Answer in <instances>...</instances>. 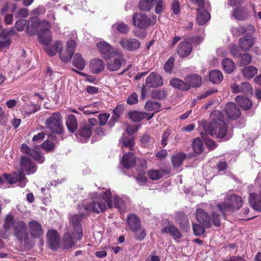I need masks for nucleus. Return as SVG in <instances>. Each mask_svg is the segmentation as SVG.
<instances>
[{"instance_id":"nucleus-1","label":"nucleus","mask_w":261,"mask_h":261,"mask_svg":"<svg viewBox=\"0 0 261 261\" xmlns=\"http://www.w3.org/2000/svg\"><path fill=\"white\" fill-rule=\"evenodd\" d=\"M91 199V202L80 205V208L85 211L88 215L91 213L98 214L105 212L107 207L112 208L113 206L120 212L125 209L122 199L117 195H114L112 198L110 190H106L102 195L97 192L93 193Z\"/></svg>"},{"instance_id":"nucleus-2","label":"nucleus","mask_w":261,"mask_h":261,"mask_svg":"<svg viewBox=\"0 0 261 261\" xmlns=\"http://www.w3.org/2000/svg\"><path fill=\"white\" fill-rule=\"evenodd\" d=\"M212 120L209 123H205L203 127L206 133L217 138H224L228 132V126L224 122L223 116L220 111H215L212 114Z\"/></svg>"},{"instance_id":"nucleus-3","label":"nucleus","mask_w":261,"mask_h":261,"mask_svg":"<svg viewBox=\"0 0 261 261\" xmlns=\"http://www.w3.org/2000/svg\"><path fill=\"white\" fill-rule=\"evenodd\" d=\"M243 203L242 197L233 194L228 196L223 202L218 204L217 206L225 219L227 215L239 210L242 206Z\"/></svg>"},{"instance_id":"nucleus-4","label":"nucleus","mask_w":261,"mask_h":261,"mask_svg":"<svg viewBox=\"0 0 261 261\" xmlns=\"http://www.w3.org/2000/svg\"><path fill=\"white\" fill-rule=\"evenodd\" d=\"M45 125L53 134L63 136L65 133L63 117L60 112L50 113L45 119Z\"/></svg>"},{"instance_id":"nucleus-5","label":"nucleus","mask_w":261,"mask_h":261,"mask_svg":"<svg viewBox=\"0 0 261 261\" xmlns=\"http://www.w3.org/2000/svg\"><path fill=\"white\" fill-rule=\"evenodd\" d=\"M197 221L204 227L209 228L212 224L218 227L221 225L220 216L216 212L212 213V216L202 208H197L195 213Z\"/></svg>"},{"instance_id":"nucleus-6","label":"nucleus","mask_w":261,"mask_h":261,"mask_svg":"<svg viewBox=\"0 0 261 261\" xmlns=\"http://www.w3.org/2000/svg\"><path fill=\"white\" fill-rule=\"evenodd\" d=\"M126 223L129 229L134 233L136 240L142 241L146 236V230L142 226L140 219L134 214H130L126 218Z\"/></svg>"},{"instance_id":"nucleus-7","label":"nucleus","mask_w":261,"mask_h":261,"mask_svg":"<svg viewBox=\"0 0 261 261\" xmlns=\"http://www.w3.org/2000/svg\"><path fill=\"white\" fill-rule=\"evenodd\" d=\"M133 24L140 29L146 30L154 25L156 16L154 14L147 15L145 13L136 12L132 17Z\"/></svg>"},{"instance_id":"nucleus-8","label":"nucleus","mask_w":261,"mask_h":261,"mask_svg":"<svg viewBox=\"0 0 261 261\" xmlns=\"http://www.w3.org/2000/svg\"><path fill=\"white\" fill-rule=\"evenodd\" d=\"M13 234L20 243H24L25 246H29L32 243L27 230L25 223L21 220H17L13 225Z\"/></svg>"},{"instance_id":"nucleus-9","label":"nucleus","mask_w":261,"mask_h":261,"mask_svg":"<svg viewBox=\"0 0 261 261\" xmlns=\"http://www.w3.org/2000/svg\"><path fill=\"white\" fill-rule=\"evenodd\" d=\"M84 203H83V204ZM82 205V204H81ZM80 204L79 208H80ZM79 210H81L80 208ZM83 209L81 210L82 211ZM84 211V210H83ZM85 213H82L80 214H75L71 216L69 219V222L72 226L73 231H72V236L76 239V240H81L83 236V229L81 225V221L83 218L87 217L90 215L87 214L85 211Z\"/></svg>"},{"instance_id":"nucleus-10","label":"nucleus","mask_w":261,"mask_h":261,"mask_svg":"<svg viewBox=\"0 0 261 261\" xmlns=\"http://www.w3.org/2000/svg\"><path fill=\"white\" fill-rule=\"evenodd\" d=\"M40 30L38 32V38L40 42L43 44H47L50 43L52 36L50 30L51 27L49 21L43 20L40 21L39 26Z\"/></svg>"},{"instance_id":"nucleus-11","label":"nucleus","mask_w":261,"mask_h":261,"mask_svg":"<svg viewBox=\"0 0 261 261\" xmlns=\"http://www.w3.org/2000/svg\"><path fill=\"white\" fill-rule=\"evenodd\" d=\"M29 234L32 243L29 247L33 246L35 242L34 239H40L43 236L44 231L40 223L36 220H32L28 223Z\"/></svg>"},{"instance_id":"nucleus-12","label":"nucleus","mask_w":261,"mask_h":261,"mask_svg":"<svg viewBox=\"0 0 261 261\" xmlns=\"http://www.w3.org/2000/svg\"><path fill=\"white\" fill-rule=\"evenodd\" d=\"M66 46L67 48L65 51L60 49L59 51L60 59L65 63L70 61L76 48V44L73 40H70L67 42Z\"/></svg>"},{"instance_id":"nucleus-13","label":"nucleus","mask_w":261,"mask_h":261,"mask_svg":"<svg viewBox=\"0 0 261 261\" xmlns=\"http://www.w3.org/2000/svg\"><path fill=\"white\" fill-rule=\"evenodd\" d=\"M119 44L123 49L129 51H135L140 47V41L134 38H122Z\"/></svg>"},{"instance_id":"nucleus-14","label":"nucleus","mask_w":261,"mask_h":261,"mask_svg":"<svg viewBox=\"0 0 261 261\" xmlns=\"http://www.w3.org/2000/svg\"><path fill=\"white\" fill-rule=\"evenodd\" d=\"M97 47L105 60H109L112 57L115 53L113 47L105 41H101L97 44Z\"/></svg>"},{"instance_id":"nucleus-15","label":"nucleus","mask_w":261,"mask_h":261,"mask_svg":"<svg viewBox=\"0 0 261 261\" xmlns=\"http://www.w3.org/2000/svg\"><path fill=\"white\" fill-rule=\"evenodd\" d=\"M236 7L232 11L231 17L237 20L245 21L249 17V12L246 7L235 6Z\"/></svg>"},{"instance_id":"nucleus-16","label":"nucleus","mask_w":261,"mask_h":261,"mask_svg":"<svg viewBox=\"0 0 261 261\" xmlns=\"http://www.w3.org/2000/svg\"><path fill=\"white\" fill-rule=\"evenodd\" d=\"M20 165V170L25 172L27 174L34 173L37 169V167L33 163L32 160L25 155L21 156Z\"/></svg>"},{"instance_id":"nucleus-17","label":"nucleus","mask_w":261,"mask_h":261,"mask_svg":"<svg viewBox=\"0 0 261 261\" xmlns=\"http://www.w3.org/2000/svg\"><path fill=\"white\" fill-rule=\"evenodd\" d=\"M126 60L124 59L123 54L119 53L117 57H114L107 63V68L110 71H117L121 68L122 64H124Z\"/></svg>"},{"instance_id":"nucleus-18","label":"nucleus","mask_w":261,"mask_h":261,"mask_svg":"<svg viewBox=\"0 0 261 261\" xmlns=\"http://www.w3.org/2000/svg\"><path fill=\"white\" fill-rule=\"evenodd\" d=\"M145 84L149 88H157L163 85V81L160 74L152 72L146 77Z\"/></svg>"},{"instance_id":"nucleus-19","label":"nucleus","mask_w":261,"mask_h":261,"mask_svg":"<svg viewBox=\"0 0 261 261\" xmlns=\"http://www.w3.org/2000/svg\"><path fill=\"white\" fill-rule=\"evenodd\" d=\"M20 151L22 153L30 155L39 163H42L44 161V159L39 151L35 149L31 148L25 143H23L21 145Z\"/></svg>"},{"instance_id":"nucleus-20","label":"nucleus","mask_w":261,"mask_h":261,"mask_svg":"<svg viewBox=\"0 0 261 261\" xmlns=\"http://www.w3.org/2000/svg\"><path fill=\"white\" fill-rule=\"evenodd\" d=\"M46 236L50 248L54 250H57L59 246V235L58 231L54 229L49 230Z\"/></svg>"},{"instance_id":"nucleus-21","label":"nucleus","mask_w":261,"mask_h":261,"mask_svg":"<svg viewBox=\"0 0 261 261\" xmlns=\"http://www.w3.org/2000/svg\"><path fill=\"white\" fill-rule=\"evenodd\" d=\"M225 112L228 118L232 120H236L241 115L239 108L234 102H229L226 105Z\"/></svg>"},{"instance_id":"nucleus-22","label":"nucleus","mask_w":261,"mask_h":261,"mask_svg":"<svg viewBox=\"0 0 261 261\" xmlns=\"http://www.w3.org/2000/svg\"><path fill=\"white\" fill-rule=\"evenodd\" d=\"M193 49L191 43H188L185 39L180 42L177 48V53L180 57L184 58L189 56Z\"/></svg>"},{"instance_id":"nucleus-23","label":"nucleus","mask_w":261,"mask_h":261,"mask_svg":"<svg viewBox=\"0 0 261 261\" xmlns=\"http://www.w3.org/2000/svg\"><path fill=\"white\" fill-rule=\"evenodd\" d=\"M253 34H246L239 40V45L242 51H246L254 45V41L252 37Z\"/></svg>"},{"instance_id":"nucleus-24","label":"nucleus","mask_w":261,"mask_h":261,"mask_svg":"<svg viewBox=\"0 0 261 261\" xmlns=\"http://www.w3.org/2000/svg\"><path fill=\"white\" fill-rule=\"evenodd\" d=\"M154 114V113L150 114L147 112L137 111H133L128 113L129 118L136 122H139L145 118H147V120H149L153 117Z\"/></svg>"},{"instance_id":"nucleus-25","label":"nucleus","mask_w":261,"mask_h":261,"mask_svg":"<svg viewBox=\"0 0 261 261\" xmlns=\"http://www.w3.org/2000/svg\"><path fill=\"white\" fill-rule=\"evenodd\" d=\"M231 31L234 36H239L244 34H253L255 32V28L251 24L246 27L240 25L237 28H233Z\"/></svg>"},{"instance_id":"nucleus-26","label":"nucleus","mask_w":261,"mask_h":261,"mask_svg":"<svg viewBox=\"0 0 261 261\" xmlns=\"http://www.w3.org/2000/svg\"><path fill=\"white\" fill-rule=\"evenodd\" d=\"M162 234H169L173 239H180L182 238V234L179 230L173 225H168L163 228L161 230Z\"/></svg>"},{"instance_id":"nucleus-27","label":"nucleus","mask_w":261,"mask_h":261,"mask_svg":"<svg viewBox=\"0 0 261 261\" xmlns=\"http://www.w3.org/2000/svg\"><path fill=\"white\" fill-rule=\"evenodd\" d=\"M92 132L91 125L87 123H83L80 125L76 135L84 138H89L91 137Z\"/></svg>"},{"instance_id":"nucleus-28","label":"nucleus","mask_w":261,"mask_h":261,"mask_svg":"<svg viewBox=\"0 0 261 261\" xmlns=\"http://www.w3.org/2000/svg\"><path fill=\"white\" fill-rule=\"evenodd\" d=\"M186 81V85L189 87L188 90L191 87H198L201 84V77L200 75L196 74H192L185 78Z\"/></svg>"},{"instance_id":"nucleus-29","label":"nucleus","mask_w":261,"mask_h":261,"mask_svg":"<svg viewBox=\"0 0 261 261\" xmlns=\"http://www.w3.org/2000/svg\"><path fill=\"white\" fill-rule=\"evenodd\" d=\"M249 203L252 208L257 211L261 212V196L254 193H251L249 196Z\"/></svg>"},{"instance_id":"nucleus-30","label":"nucleus","mask_w":261,"mask_h":261,"mask_svg":"<svg viewBox=\"0 0 261 261\" xmlns=\"http://www.w3.org/2000/svg\"><path fill=\"white\" fill-rule=\"evenodd\" d=\"M136 162V158L132 153H128L123 155L121 163L124 168L129 169L134 167Z\"/></svg>"},{"instance_id":"nucleus-31","label":"nucleus","mask_w":261,"mask_h":261,"mask_svg":"<svg viewBox=\"0 0 261 261\" xmlns=\"http://www.w3.org/2000/svg\"><path fill=\"white\" fill-rule=\"evenodd\" d=\"M90 67L93 73L97 74L103 70L105 68V63L100 59H94L90 62Z\"/></svg>"},{"instance_id":"nucleus-32","label":"nucleus","mask_w":261,"mask_h":261,"mask_svg":"<svg viewBox=\"0 0 261 261\" xmlns=\"http://www.w3.org/2000/svg\"><path fill=\"white\" fill-rule=\"evenodd\" d=\"M40 21L37 17H32L27 26V33L29 35L34 34L38 30Z\"/></svg>"},{"instance_id":"nucleus-33","label":"nucleus","mask_w":261,"mask_h":261,"mask_svg":"<svg viewBox=\"0 0 261 261\" xmlns=\"http://www.w3.org/2000/svg\"><path fill=\"white\" fill-rule=\"evenodd\" d=\"M175 221L182 229L186 230L189 227V221L188 217L184 212H180L177 214Z\"/></svg>"},{"instance_id":"nucleus-34","label":"nucleus","mask_w":261,"mask_h":261,"mask_svg":"<svg viewBox=\"0 0 261 261\" xmlns=\"http://www.w3.org/2000/svg\"><path fill=\"white\" fill-rule=\"evenodd\" d=\"M197 22L199 25L204 24L210 18V14L208 12L204 9L203 8L197 9Z\"/></svg>"},{"instance_id":"nucleus-35","label":"nucleus","mask_w":261,"mask_h":261,"mask_svg":"<svg viewBox=\"0 0 261 261\" xmlns=\"http://www.w3.org/2000/svg\"><path fill=\"white\" fill-rule=\"evenodd\" d=\"M66 125L68 130L71 133H74L77 129V121L74 115L70 114L67 117Z\"/></svg>"},{"instance_id":"nucleus-36","label":"nucleus","mask_w":261,"mask_h":261,"mask_svg":"<svg viewBox=\"0 0 261 261\" xmlns=\"http://www.w3.org/2000/svg\"><path fill=\"white\" fill-rule=\"evenodd\" d=\"M169 84L172 87L182 91L188 90L189 87L186 85V81L185 80L184 81L178 78H172L170 80Z\"/></svg>"},{"instance_id":"nucleus-37","label":"nucleus","mask_w":261,"mask_h":261,"mask_svg":"<svg viewBox=\"0 0 261 261\" xmlns=\"http://www.w3.org/2000/svg\"><path fill=\"white\" fill-rule=\"evenodd\" d=\"M236 102L244 110H248L252 106V102L250 99L244 96H237L236 98Z\"/></svg>"},{"instance_id":"nucleus-38","label":"nucleus","mask_w":261,"mask_h":261,"mask_svg":"<svg viewBox=\"0 0 261 261\" xmlns=\"http://www.w3.org/2000/svg\"><path fill=\"white\" fill-rule=\"evenodd\" d=\"M158 0H140L138 8L141 11H150Z\"/></svg>"},{"instance_id":"nucleus-39","label":"nucleus","mask_w":261,"mask_h":261,"mask_svg":"<svg viewBox=\"0 0 261 261\" xmlns=\"http://www.w3.org/2000/svg\"><path fill=\"white\" fill-rule=\"evenodd\" d=\"M49 44L50 43L44 44L45 45L44 50L49 56H54L57 53L59 48L62 47V44L61 41H59L55 42L53 45H50Z\"/></svg>"},{"instance_id":"nucleus-40","label":"nucleus","mask_w":261,"mask_h":261,"mask_svg":"<svg viewBox=\"0 0 261 261\" xmlns=\"http://www.w3.org/2000/svg\"><path fill=\"white\" fill-rule=\"evenodd\" d=\"M75 239L72 235V232L69 233L67 232L63 237V248L68 249L75 245L76 242Z\"/></svg>"},{"instance_id":"nucleus-41","label":"nucleus","mask_w":261,"mask_h":261,"mask_svg":"<svg viewBox=\"0 0 261 261\" xmlns=\"http://www.w3.org/2000/svg\"><path fill=\"white\" fill-rule=\"evenodd\" d=\"M73 65L79 70H83L85 67V61L79 53L75 54L73 57Z\"/></svg>"},{"instance_id":"nucleus-42","label":"nucleus","mask_w":261,"mask_h":261,"mask_svg":"<svg viewBox=\"0 0 261 261\" xmlns=\"http://www.w3.org/2000/svg\"><path fill=\"white\" fill-rule=\"evenodd\" d=\"M223 79L221 72L218 70H212L209 73V80L214 84H219Z\"/></svg>"},{"instance_id":"nucleus-43","label":"nucleus","mask_w":261,"mask_h":261,"mask_svg":"<svg viewBox=\"0 0 261 261\" xmlns=\"http://www.w3.org/2000/svg\"><path fill=\"white\" fill-rule=\"evenodd\" d=\"M242 73L247 79H252L257 73V69L252 66H248L242 69Z\"/></svg>"},{"instance_id":"nucleus-44","label":"nucleus","mask_w":261,"mask_h":261,"mask_svg":"<svg viewBox=\"0 0 261 261\" xmlns=\"http://www.w3.org/2000/svg\"><path fill=\"white\" fill-rule=\"evenodd\" d=\"M222 64L225 72L230 74L233 71L235 68V64L233 61L229 58H225L223 60Z\"/></svg>"},{"instance_id":"nucleus-45","label":"nucleus","mask_w":261,"mask_h":261,"mask_svg":"<svg viewBox=\"0 0 261 261\" xmlns=\"http://www.w3.org/2000/svg\"><path fill=\"white\" fill-rule=\"evenodd\" d=\"M170 171L166 172L163 169L150 170L148 172V175L152 180H158L162 178L166 173H169Z\"/></svg>"},{"instance_id":"nucleus-46","label":"nucleus","mask_w":261,"mask_h":261,"mask_svg":"<svg viewBox=\"0 0 261 261\" xmlns=\"http://www.w3.org/2000/svg\"><path fill=\"white\" fill-rule=\"evenodd\" d=\"M186 158V154L185 153L180 152L172 158V164L174 167L177 168L180 167L183 161Z\"/></svg>"},{"instance_id":"nucleus-47","label":"nucleus","mask_w":261,"mask_h":261,"mask_svg":"<svg viewBox=\"0 0 261 261\" xmlns=\"http://www.w3.org/2000/svg\"><path fill=\"white\" fill-rule=\"evenodd\" d=\"M161 107V104L160 102L152 100H147L144 106V109L146 111H156L158 112Z\"/></svg>"},{"instance_id":"nucleus-48","label":"nucleus","mask_w":261,"mask_h":261,"mask_svg":"<svg viewBox=\"0 0 261 261\" xmlns=\"http://www.w3.org/2000/svg\"><path fill=\"white\" fill-rule=\"evenodd\" d=\"M192 148L194 152L200 154L203 150V142L199 138H196L193 141Z\"/></svg>"},{"instance_id":"nucleus-49","label":"nucleus","mask_w":261,"mask_h":261,"mask_svg":"<svg viewBox=\"0 0 261 261\" xmlns=\"http://www.w3.org/2000/svg\"><path fill=\"white\" fill-rule=\"evenodd\" d=\"M113 28L122 34H127L129 31L128 26L123 22H118L114 24Z\"/></svg>"},{"instance_id":"nucleus-50","label":"nucleus","mask_w":261,"mask_h":261,"mask_svg":"<svg viewBox=\"0 0 261 261\" xmlns=\"http://www.w3.org/2000/svg\"><path fill=\"white\" fill-rule=\"evenodd\" d=\"M167 95V91L164 89H155L151 93V97L154 99L163 100Z\"/></svg>"},{"instance_id":"nucleus-51","label":"nucleus","mask_w":261,"mask_h":261,"mask_svg":"<svg viewBox=\"0 0 261 261\" xmlns=\"http://www.w3.org/2000/svg\"><path fill=\"white\" fill-rule=\"evenodd\" d=\"M17 220L14 219V217L11 215L7 216L5 219L4 224L3 225L5 231H8L11 226L13 227L14 222Z\"/></svg>"},{"instance_id":"nucleus-52","label":"nucleus","mask_w":261,"mask_h":261,"mask_svg":"<svg viewBox=\"0 0 261 261\" xmlns=\"http://www.w3.org/2000/svg\"><path fill=\"white\" fill-rule=\"evenodd\" d=\"M121 139L123 146L125 147H127L130 150H132L133 147L135 145V140L134 138L123 136Z\"/></svg>"},{"instance_id":"nucleus-53","label":"nucleus","mask_w":261,"mask_h":261,"mask_svg":"<svg viewBox=\"0 0 261 261\" xmlns=\"http://www.w3.org/2000/svg\"><path fill=\"white\" fill-rule=\"evenodd\" d=\"M192 228L194 233L195 236H200L205 232V228L202 225L194 223L192 224Z\"/></svg>"},{"instance_id":"nucleus-54","label":"nucleus","mask_w":261,"mask_h":261,"mask_svg":"<svg viewBox=\"0 0 261 261\" xmlns=\"http://www.w3.org/2000/svg\"><path fill=\"white\" fill-rule=\"evenodd\" d=\"M239 57L241 58L240 64L241 66L248 65L252 59L251 55L248 53L241 54Z\"/></svg>"},{"instance_id":"nucleus-55","label":"nucleus","mask_w":261,"mask_h":261,"mask_svg":"<svg viewBox=\"0 0 261 261\" xmlns=\"http://www.w3.org/2000/svg\"><path fill=\"white\" fill-rule=\"evenodd\" d=\"M4 177L10 184H13L18 181V177L17 176V172H16L12 174L5 173Z\"/></svg>"},{"instance_id":"nucleus-56","label":"nucleus","mask_w":261,"mask_h":261,"mask_svg":"<svg viewBox=\"0 0 261 261\" xmlns=\"http://www.w3.org/2000/svg\"><path fill=\"white\" fill-rule=\"evenodd\" d=\"M94 106V104L87 105L85 107L81 106L79 108V110L82 111L85 115L94 114L98 113V111L91 110V108Z\"/></svg>"},{"instance_id":"nucleus-57","label":"nucleus","mask_w":261,"mask_h":261,"mask_svg":"<svg viewBox=\"0 0 261 261\" xmlns=\"http://www.w3.org/2000/svg\"><path fill=\"white\" fill-rule=\"evenodd\" d=\"M137 164V171L146 172L147 162L144 159H139L136 161Z\"/></svg>"},{"instance_id":"nucleus-58","label":"nucleus","mask_w":261,"mask_h":261,"mask_svg":"<svg viewBox=\"0 0 261 261\" xmlns=\"http://www.w3.org/2000/svg\"><path fill=\"white\" fill-rule=\"evenodd\" d=\"M174 61L175 60L174 58L170 57L165 62L164 66V69L166 72H171L174 66Z\"/></svg>"},{"instance_id":"nucleus-59","label":"nucleus","mask_w":261,"mask_h":261,"mask_svg":"<svg viewBox=\"0 0 261 261\" xmlns=\"http://www.w3.org/2000/svg\"><path fill=\"white\" fill-rule=\"evenodd\" d=\"M240 86L241 92L245 94H252L253 91V88L249 83H242Z\"/></svg>"},{"instance_id":"nucleus-60","label":"nucleus","mask_w":261,"mask_h":261,"mask_svg":"<svg viewBox=\"0 0 261 261\" xmlns=\"http://www.w3.org/2000/svg\"><path fill=\"white\" fill-rule=\"evenodd\" d=\"M17 176L18 177V181H19V186L23 188L26 185V182L24 180L26 179V177L24 175V171L20 170L17 172Z\"/></svg>"},{"instance_id":"nucleus-61","label":"nucleus","mask_w":261,"mask_h":261,"mask_svg":"<svg viewBox=\"0 0 261 261\" xmlns=\"http://www.w3.org/2000/svg\"><path fill=\"white\" fill-rule=\"evenodd\" d=\"M154 12L157 14H161L164 10L163 0H158L155 4Z\"/></svg>"},{"instance_id":"nucleus-62","label":"nucleus","mask_w":261,"mask_h":261,"mask_svg":"<svg viewBox=\"0 0 261 261\" xmlns=\"http://www.w3.org/2000/svg\"><path fill=\"white\" fill-rule=\"evenodd\" d=\"M16 33L14 28H11L8 31H3L0 33V37L2 39L9 38L10 36H14Z\"/></svg>"},{"instance_id":"nucleus-63","label":"nucleus","mask_w":261,"mask_h":261,"mask_svg":"<svg viewBox=\"0 0 261 261\" xmlns=\"http://www.w3.org/2000/svg\"><path fill=\"white\" fill-rule=\"evenodd\" d=\"M185 40L188 41V43H191V45H192V43L198 45L202 42L203 38L200 36H196L187 37Z\"/></svg>"},{"instance_id":"nucleus-64","label":"nucleus","mask_w":261,"mask_h":261,"mask_svg":"<svg viewBox=\"0 0 261 261\" xmlns=\"http://www.w3.org/2000/svg\"><path fill=\"white\" fill-rule=\"evenodd\" d=\"M42 148L47 152L52 151L55 149V144L49 141H46L42 144Z\"/></svg>"}]
</instances>
